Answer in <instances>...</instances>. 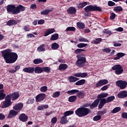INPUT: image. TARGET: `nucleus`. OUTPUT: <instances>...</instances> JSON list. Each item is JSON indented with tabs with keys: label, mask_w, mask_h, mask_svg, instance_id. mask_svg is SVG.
Segmentation results:
<instances>
[{
	"label": "nucleus",
	"mask_w": 127,
	"mask_h": 127,
	"mask_svg": "<svg viewBox=\"0 0 127 127\" xmlns=\"http://www.w3.org/2000/svg\"><path fill=\"white\" fill-rule=\"evenodd\" d=\"M116 75H121L124 72V68L121 64H115L112 67Z\"/></svg>",
	"instance_id": "39448f33"
},
{
	"label": "nucleus",
	"mask_w": 127,
	"mask_h": 127,
	"mask_svg": "<svg viewBox=\"0 0 127 127\" xmlns=\"http://www.w3.org/2000/svg\"><path fill=\"white\" fill-rule=\"evenodd\" d=\"M108 95L109 94L108 93H102L98 95L97 98L101 100V99H103V98H106V97H108Z\"/></svg>",
	"instance_id": "f704fd0d"
},
{
	"label": "nucleus",
	"mask_w": 127,
	"mask_h": 127,
	"mask_svg": "<svg viewBox=\"0 0 127 127\" xmlns=\"http://www.w3.org/2000/svg\"><path fill=\"white\" fill-rule=\"evenodd\" d=\"M37 50L38 52H44L46 50L45 49V45L44 44L41 45L37 48Z\"/></svg>",
	"instance_id": "393cba45"
},
{
	"label": "nucleus",
	"mask_w": 127,
	"mask_h": 127,
	"mask_svg": "<svg viewBox=\"0 0 127 127\" xmlns=\"http://www.w3.org/2000/svg\"><path fill=\"white\" fill-rule=\"evenodd\" d=\"M116 84L117 86L119 87L121 90H124L127 88V82L126 80H118L116 82Z\"/></svg>",
	"instance_id": "6e6552de"
},
{
	"label": "nucleus",
	"mask_w": 127,
	"mask_h": 127,
	"mask_svg": "<svg viewBox=\"0 0 127 127\" xmlns=\"http://www.w3.org/2000/svg\"><path fill=\"white\" fill-rule=\"evenodd\" d=\"M34 72H35L36 74H41V73L43 72V68L39 66H36L34 68Z\"/></svg>",
	"instance_id": "4be33fe9"
},
{
	"label": "nucleus",
	"mask_w": 127,
	"mask_h": 127,
	"mask_svg": "<svg viewBox=\"0 0 127 127\" xmlns=\"http://www.w3.org/2000/svg\"><path fill=\"white\" fill-rule=\"evenodd\" d=\"M68 68V65L67 64H60L59 66V70L61 71V70H66Z\"/></svg>",
	"instance_id": "cd10ccee"
},
{
	"label": "nucleus",
	"mask_w": 127,
	"mask_h": 127,
	"mask_svg": "<svg viewBox=\"0 0 127 127\" xmlns=\"http://www.w3.org/2000/svg\"><path fill=\"white\" fill-rule=\"evenodd\" d=\"M87 4H88V3L86 1H84L82 3H79L77 6V7L78 8H83V7H85Z\"/></svg>",
	"instance_id": "ea45409f"
},
{
	"label": "nucleus",
	"mask_w": 127,
	"mask_h": 127,
	"mask_svg": "<svg viewBox=\"0 0 127 127\" xmlns=\"http://www.w3.org/2000/svg\"><path fill=\"white\" fill-rule=\"evenodd\" d=\"M1 53L5 63H7V64L15 63L18 58L17 54L12 52V51L9 49L2 51Z\"/></svg>",
	"instance_id": "f257e3e1"
},
{
	"label": "nucleus",
	"mask_w": 127,
	"mask_h": 127,
	"mask_svg": "<svg viewBox=\"0 0 127 127\" xmlns=\"http://www.w3.org/2000/svg\"><path fill=\"white\" fill-rule=\"evenodd\" d=\"M94 44H99L100 42H102V38H98L93 41Z\"/></svg>",
	"instance_id": "3c124183"
},
{
	"label": "nucleus",
	"mask_w": 127,
	"mask_h": 127,
	"mask_svg": "<svg viewBox=\"0 0 127 127\" xmlns=\"http://www.w3.org/2000/svg\"><path fill=\"white\" fill-rule=\"evenodd\" d=\"M68 80L70 83H74L76 82V81H78L79 80V78L75 77V76H70L68 78Z\"/></svg>",
	"instance_id": "72a5a7b5"
},
{
	"label": "nucleus",
	"mask_w": 127,
	"mask_h": 127,
	"mask_svg": "<svg viewBox=\"0 0 127 127\" xmlns=\"http://www.w3.org/2000/svg\"><path fill=\"white\" fill-rule=\"evenodd\" d=\"M47 91V86H44L40 88V91L42 92H45Z\"/></svg>",
	"instance_id": "4d7b16f0"
},
{
	"label": "nucleus",
	"mask_w": 127,
	"mask_h": 127,
	"mask_svg": "<svg viewBox=\"0 0 127 127\" xmlns=\"http://www.w3.org/2000/svg\"><path fill=\"white\" fill-rule=\"evenodd\" d=\"M33 103H34V99L30 98L27 100L26 104H27L28 105H29L30 104H33Z\"/></svg>",
	"instance_id": "bf43d9fd"
},
{
	"label": "nucleus",
	"mask_w": 127,
	"mask_h": 127,
	"mask_svg": "<svg viewBox=\"0 0 127 127\" xmlns=\"http://www.w3.org/2000/svg\"><path fill=\"white\" fill-rule=\"evenodd\" d=\"M43 71L45 72V73H49L50 71H51V68L49 67H43Z\"/></svg>",
	"instance_id": "8fccbe9b"
},
{
	"label": "nucleus",
	"mask_w": 127,
	"mask_h": 127,
	"mask_svg": "<svg viewBox=\"0 0 127 127\" xmlns=\"http://www.w3.org/2000/svg\"><path fill=\"white\" fill-rule=\"evenodd\" d=\"M101 84L102 85V86H104V85H107V84H108L109 83V80H108L107 79H100V80Z\"/></svg>",
	"instance_id": "de8ad7c7"
},
{
	"label": "nucleus",
	"mask_w": 127,
	"mask_h": 127,
	"mask_svg": "<svg viewBox=\"0 0 127 127\" xmlns=\"http://www.w3.org/2000/svg\"><path fill=\"white\" fill-rule=\"evenodd\" d=\"M109 88V85H106L104 86H103L101 90V91H106V90H107V89Z\"/></svg>",
	"instance_id": "338daca9"
},
{
	"label": "nucleus",
	"mask_w": 127,
	"mask_h": 127,
	"mask_svg": "<svg viewBox=\"0 0 127 127\" xmlns=\"http://www.w3.org/2000/svg\"><path fill=\"white\" fill-rule=\"evenodd\" d=\"M113 45L115 47H120V46H122V44L118 43L117 42H114Z\"/></svg>",
	"instance_id": "680f3d73"
},
{
	"label": "nucleus",
	"mask_w": 127,
	"mask_h": 127,
	"mask_svg": "<svg viewBox=\"0 0 127 127\" xmlns=\"http://www.w3.org/2000/svg\"><path fill=\"white\" fill-rule=\"evenodd\" d=\"M84 10L85 13L84 14L85 16H90V14L89 12L90 11H102V8L98 6H94L93 5H89L86 6L84 8Z\"/></svg>",
	"instance_id": "20e7f679"
},
{
	"label": "nucleus",
	"mask_w": 127,
	"mask_h": 127,
	"mask_svg": "<svg viewBox=\"0 0 127 127\" xmlns=\"http://www.w3.org/2000/svg\"><path fill=\"white\" fill-rule=\"evenodd\" d=\"M5 96H6V94L4 93V90L3 89L0 90V101L4 100Z\"/></svg>",
	"instance_id": "c85d7f7f"
},
{
	"label": "nucleus",
	"mask_w": 127,
	"mask_h": 127,
	"mask_svg": "<svg viewBox=\"0 0 127 127\" xmlns=\"http://www.w3.org/2000/svg\"><path fill=\"white\" fill-rule=\"evenodd\" d=\"M11 104H12V103L11 102L10 97L9 95H6L5 98V100L3 102V104L1 105V108L2 109L8 108L9 106H11Z\"/></svg>",
	"instance_id": "423d86ee"
},
{
	"label": "nucleus",
	"mask_w": 127,
	"mask_h": 127,
	"mask_svg": "<svg viewBox=\"0 0 127 127\" xmlns=\"http://www.w3.org/2000/svg\"><path fill=\"white\" fill-rule=\"evenodd\" d=\"M86 46H88V44L83 43H80L77 45L78 48H84V47H86Z\"/></svg>",
	"instance_id": "79ce46f5"
},
{
	"label": "nucleus",
	"mask_w": 127,
	"mask_h": 127,
	"mask_svg": "<svg viewBox=\"0 0 127 127\" xmlns=\"http://www.w3.org/2000/svg\"><path fill=\"white\" fill-rule=\"evenodd\" d=\"M33 63L34 64H40L41 63H43V60L40 59H36L33 60Z\"/></svg>",
	"instance_id": "58836bf2"
},
{
	"label": "nucleus",
	"mask_w": 127,
	"mask_h": 127,
	"mask_svg": "<svg viewBox=\"0 0 127 127\" xmlns=\"http://www.w3.org/2000/svg\"><path fill=\"white\" fill-rule=\"evenodd\" d=\"M103 33L106 34H109V35H112V32L110 31L108 29H105L103 31Z\"/></svg>",
	"instance_id": "5fc2aeb1"
},
{
	"label": "nucleus",
	"mask_w": 127,
	"mask_h": 127,
	"mask_svg": "<svg viewBox=\"0 0 127 127\" xmlns=\"http://www.w3.org/2000/svg\"><path fill=\"white\" fill-rule=\"evenodd\" d=\"M125 54L124 53H118L116 55V57L114 58V60H119V59H121L122 57H124L125 56Z\"/></svg>",
	"instance_id": "a878e982"
},
{
	"label": "nucleus",
	"mask_w": 127,
	"mask_h": 127,
	"mask_svg": "<svg viewBox=\"0 0 127 127\" xmlns=\"http://www.w3.org/2000/svg\"><path fill=\"white\" fill-rule=\"evenodd\" d=\"M100 102L98 105L99 109H102L105 104H107V99L105 98H102L100 99Z\"/></svg>",
	"instance_id": "a211bd4d"
},
{
	"label": "nucleus",
	"mask_w": 127,
	"mask_h": 127,
	"mask_svg": "<svg viewBox=\"0 0 127 127\" xmlns=\"http://www.w3.org/2000/svg\"><path fill=\"white\" fill-rule=\"evenodd\" d=\"M107 113V109H104L103 111H98V114L100 115V116H103V115H105Z\"/></svg>",
	"instance_id": "603ef678"
},
{
	"label": "nucleus",
	"mask_w": 127,
	"mask_h": 127,
	"mask_svg": "<svg viewBox=\"0 0 127 127\" xmlns=\"http://www.w3.org/2000/svg\"><path fill=\"white\" fill-rule=\"evenodd\" d=\"M114 10L116 12H121L123 11V8L121 6H117L114 7Z\"/></svg>",
	"instance_id": "4c0bfd02"
},
{
	"label": "nucleus",
	"mask_w": 127,
	"mask_h": 127,
	"mask_svg": "<svg viewBox=\"0 0 127 127\" xmlns=\"http://www.w3.org/2000/svg\"><path fill=\"white\" fill-rule=\"evenodd\" d=\"M17 114H18V112L14 110H11L9 111V114H8L7 118V119H11V118H14Z\"/></svg>",
	"instance_id": "f8f14e48"
},
{
	"label": "nucleus",
	"mask_w": 127,
	"mask_h": 127,
	"mask_svg": "<svg viewBox=\"0 0 127 127\" xmlns=\"http://www.w3.org/2000/svg\"><path fill=\"white\" fill-rule=\"evenodd\" d=\"M67 12L68 14H75L77 12V10L76 8L71 6L67 10Z\"/></svg>",
	"instance_id": "f3484780"
},
{
	"label": "nucleus",
	"mask_w": 127,
	"mask_h": 127,
	"mask_svg": "<svg viewBox=\"0 0 127 127\" xmlns=\"http://www.w3.org/2000/svg\"><path fill=\"white\" fill-rule=\"evenodd\" d=\"M122 117L123 119H127V113L123 112V113L122 114Z\"/></svg>",
	"instance_id": "774afa93"
},
{
	"label": "nucleus",
	"mask_w": 127,
	"mask_h": 127,
	"mask_svg": "<svg viewBox=\"0 0 127 127\" xmlns=\"http://www.w3.org/2000/svg\"><path fill=\"white\" fill-rule=\"evenodd\" d=\"M77 26L79 29H84L86 27V25L84 23L78 22L77 23Z\"/></svg>",
	"instance_id": "7c9ffc66"
},
{
	"label": "nucleus",
	"mask_w": 127,
	"mask_h": 127,
	"mask_svg": "<svg viewBox=\"0 0 127 127\" xmlns=\"http://www.w3.org/2000/svg\"><path fill=\"white\" fill-rule=\"evenodd\" d=\"M45 94L41 93L38 94L36 97V101L38 102H42V101L44 100V99H45Z\"/></svg>",
	"instance_id": "9b49d317"
},
{
	"label": "nucleus",
	"mask_w": 127,
	"mask_h": 127,
	"mask_svg": "<svg viewBox=\"0 0 127 127\" xmlns=\"http://www.w3.org/2000/svg\"><path fill=\"white\" fill-rule=\"evenodd\" d=\"M58 38H59V35L57 33H56V34H54L51 36L50 40L51 41H53L57 40Z\"/></svg>",
	"instance_id": "c756f323"
},
{
	"label": "nucleus",
	"mask_w": 127,
	"mask_h": 127,
	"mask_svg": "<svg viewBox=\"0 0 127 127\" xmlns=\"http://www.w3.org/2000/svg\"><path fill=\"white\" fill-rule=\"evenodd\" d=\"M103 52H104L105 53H110L112 50L109 48H106L103 49H102Z\"/></svg>",
	"instance_id": "6e6d98bb"
},
{
	"label": "nucleus",
	"mask_w": 127,
	"mask_h": 127,
	"mask_svg": "<svg viewBox=\"0 0 127 127\" xmlns=\"http://www.w3.org/2000/svg\"><path fill=\"white\" fill-rule=\"evenodd\" d=\"M91 113V110L87 108L80 107L78 108L75 110V114L79 118H82V117H86Z\"/></svg>",
	"instance_id": "7ed1b4c3"
},
{
	"label": "nucleus",
	"mask_w": 127,
	"mask_h": 127,
	"mask_svg": "<svg viewBox=\"0 0 127 127\" xmlns=\"http://www.w3.org/2000/svg\"><path fill=\"white\" fill-rule=\"evenodd\" d=\"M101 119H102L101 115H97L93 118V120L94 122H98V121H100Z\"/></svg>",
	"instance_id": "09e8293b"
},
{
	"label": "nucleus",
	"mask_w": 127,
	"mask_h": 127,
	"mask_svg": "<svg viewBox=\"0 0 127 127\" xmlns=\"http://www.w3.org/2000/svg\"><path fill=\"white\" fill-rule=\"evenodd\" d=\"M7 96H9L11 100L15 101V100H17V99L19 98V93L15 92L11 94H8Z\"/></svg>",
	"instance_id": "1a4fd4ad"
},
{
	"label": "nucleus",
	"mask_w": 127,
	"mask_h": 127,
	"mask_svg": "<svg viewBox=\"0 0 127 127\" xmlns=\"http://www.w3.org/2000/svg\"><path fill=\"white\" fill-rule=\"evenodd\" d=\"M60 96V91H56L53 94V98H58Z\"/></svg>",
	"instance_id": "13d9d810"
},
{
	"label": "nucleus",
	"mask_w": 127,
	"mask_h": 127,
	"mask_svg": "<svg viewBox=\"0 0 127 127\" xmlns=\"http://www.w3.org/2000/svg\"><path fill=\"white\" fill-rule=\"evenodd\" d=\"M53 9H46L41 12L42 15H48L49 13L51 12Z\"/></svg>",
	"instance_id": "b1692460"
},
{
	"label": "nucleus",
	"mask_w": 127,
	"mask_h": 127,
	"mask_svg": "<svg viewBox=\"0 0 127 127\" xmlns=\"http://www.w3.org/2000/svg\"><path fill=\"white\" fill-rule=\"evenodd\" d=\"M76 100H77V96L75 95L71 96L68 98L69 103H74Z\"/></svg>",
	"instance_id": "2f4dec72"
},
{
	"label": "nucleus",
	"mask_w": 127,
	"mask_h": 127,
	"mask_svg": "<svg viewBox=\"0 0 127 127\" xmlns=\"http://www.w3.org/2000/svg\"><path fill=\"white\" fill-rule=\"evenodd\" d=\"M78 40L79 42H89L88 40H87V39L81 36L79 37Z\"/></svg>",
	"instance_id": "a18cd8bd"
},
{
	"label": "nucleus",
	"mask_w": 127,
	"mask_h": 127,
	"mask_svg": "<svg viewBox=\"0 0 127 127\" xmlns=\"http://www.w3.org/2000/svg\"><path fill=\"white\" fill-rule=\"evenodd\" d=\"M22 108H23V104L18 103L13 106V109L15 110V111H20Z\"/></svg>",
	"instance_id": "412c9836"
},
{
	"label": "nucleus",
	"mask_w": 127,
	"mask_h": 127,
	"mask_svg": "<svg viewBox=\"0 0 127 127\" xmlns=\"http://www.w3.org/2000/svg\"><path fill=\"white\" fill-rule=\"evenodd\" d=\"M56 30L54 28H50L48 29L47 30L44 32V36H48L50 34H52V33H54Z\"/></svg>",
	"instance_id": "2eb2a0df"
},
{
	"label": "nucleus",
	"mask_w": 127,
	"mask_h": 127,
	"mask_svg": "<svg viewBox=\"0 0 127 127\" xmlns=\"http://www.w3.org/2000/svg\"><path fill=\"white\" fill-rule=\"evenodd\" d=\"M65 31L66 32H67V31H76V28H75V27H68L65 29Z\"/></svg>",
	"instance_id": "a19ab883"
},
{
	"label": "nucleus",
	"mask_w": 127,
	"mask_h": 127,
	"mask_svg": "<svg viewBox=\"0 0 127 127\" xmlns=\"http://www.w3.org/2000/svg\"><path fill=\"white\" fill-rule=\"evenodd\" d=\"M100 99H97L95 100L90 105L91 109H95V108H97L98 107V105H99V103H100Z\"/></svg>",
	"instance_id": "dca6fc26"
},
{
	"label": "nucleus",
	"mask_w": 127,
	"mask_h": 127,
	"mask_svg": "<svg viewBox=\"0 0 127 127\" xmlns=\"http://www.w3.org/2000/svg\"><path fill=\"white\" fill-rule=\"evenodd\" d=\"M76 93V97H78V98H81V99L84 98V93L83 92L79 91V92Z\"/></svg>",
	"instance_id": "c03bdc74"
},
{
	"label": "nucleus",
	"mask_w": 127,
	"mask_h": 127,
	"mask_svg": "<svg viewBox=\"0 0 127 127\" xmlns=\"http://www.w3.org/2000/svg\"><path fill=\"white\" fill-rule=\"evenodd\" d=\"M110 18L111 20L113 19H115V18H116V14L114 12L112 13Z\"/></svg>",
	"instance_id": "69168bd1"
},
{
	"label": "nucleus",
	"mask_w": 127,
	"mask_h": 127,
	"mask_svg": "<svg viewBox=\"0 0 127 127\" xmlns=\"http://www.w3.org/2000/svg\"><path fill=\"white\" fill-rule=\"evenodd\" d=\"M23 71L25 72V73H29V74H33V73H34V67H25L23 69Z\"/></svg>",
	"instance_id": "4468645a"
},
{
	"label": "nucleus",
	"mask_w": 127,
	"mask_h": 127,
	"mask_svg": "<svg viewBox=\"0 0 127 127\" xmlns=\"http://www.w3.org/2000/svg\"><path fill=\"white\" fill-rule=\"evenodd\" d=\"M121 110H122L121 107H116L115 108H114L113 110V111L111 112V113L112 114H116L117 113H119V112H120V111H121Z\"/></svg>",
	"instance_id": "37998d69"
},
{
	"label": "nucleus",
	"mask_w": 127,
	"mask_h": 127,
	"mask_svg": "<svg viewBox=\"0 0 127 127\" xmlns=\"http://www.w3.org/2000/svg\"><path fill=\"white\" fill-rule=\"evenodd\" d=\"M51 123L54 125H55L57 123V118L54 117L51 119Z\"/></svg>",
	"instance_id": "052dcab7"
},
{
	"label": "nucleus",
	"mask_w": 127,
	"mask_h": 127,
	"mask_svg": "<svg viewBox=\"0 0 127 127\" xmlns=\"http://www.w3.org/2000/svg\"><path fill=\"white\" fill-rule=\"evenodd\" d=\"M77 93H79V90L78 89H73L71 90H68L66 92V94H68V95H75V94H76Z\"/></svg>",
	"instance_id": "bb28decb"
},
{
	"label": "nucleus",
	"mask_w": 127,
	"mask_h": 127,
	"mask_svg": "<svg viewBox=\"0 0 127 127\" xmlns=\"http://www.w3.org/2000/svg\"><path fill=\"white\" fill-rule=\"evenodd\" d=\"M113 100H115V96H111L108 97L106 99V101L108 103H111V102H113Z\"/></svg>",
	"instance_id": "49530a36"
},
{
	"label": "nucleus",
	"mask_w": 127,
	"mask_h": 127,
	"mask_svg": "<svg viewBox=\"0 0 127 127\" xmlns=\"http://www.w3.org/2000/svg\"><path fill=\"white\" fill-rule=\"evenodd\" d=\"M82 51H86V50L83 49H77L75 50L74 52L75 54H79Z\"/></svg>",
	"instance_id": "864d4df0"
},
{
	"label": "nucleus",
	"mask_w": 127,
	"mask_h": 127,
	"mask_svg": "<svg viewBox=\"0 0 127 127\" xmlns=\"http://www.w3.org/2000/svg\"><path fill=\"white\" fill-rule=\"evenodd\" d=\"M117 97L119 99H125L127 97V91L126 90H123L120 91L117 95Z\"/></svg>",
	"instance_id": "9d476101"
},
{
	"label": "nucleus",
	"mask_w": 127,
	"mask_h": 127,
	"mask_svg": "<svg viewBox=\"0 0 127 127\" xmlns=\"http://www.w3.org/2000/svg\"><path fill=\"white\" fill-rule=\"evenodd\" d=\"M115 30L116 31H118L119 32H122L124 31V28L121 27H118V28L115 29Z\"/></svg>",
	"instance_id": "0e129e2a"
},
{
	"label": "nucleus",
	"mask_w": 127,
	"mask_h": 127,
	"mask_svg": "<svg viewBox=\"0 0 127 127\" xmlns=\"http://www.w3.org/2000/svg\"><path fill=\"white\" fill-rule=\"evenodd\" d=\"M86 57H80L76 62V65L78 67H84L86 63Z\"/></svg>",
	"instance_id": "0eeeda50"
},
{
	"label": "nucleus",
	"mask_w": 127,
	"mask_h": 127,
	"mask_svg": "<svg viewBox=\"0 0 127 127\" xmlns=\"http://www.w3.org/2000/svg\"><path fill=\"white\" fill-rule=\"evenodd\" d=\"M73 114H74V111H65L64 113V117L67 118V117H68V116H70V115H73Z\"/></svg>",
	"instance_id": "e433bc0d"
},
{
	"label": "nucleus",
	"mask_w": 127,
	"mask_h": 127,
	"mask_svg": "<svg viewBox=\"0 0 127 127\" xmlns=\"http://www.w3.org/2000/svg\"><path fill=\"white\" fill-rule=\"evenodd\" d=\"M108 5L109 6H114V5H116V3L112 1H108Z\"/></svg>",
	"instance_id": "e2e57ef3"
},
{
	"label": "nucleus",
	"mask_w": 127,
	"mask_h": 127,
	"mask_svg": "<svg viewBox=\"0 0 127 127\" xmlns=\"http://www.w3.org/2000/svg\"><path fill=\"white\" fill-rule=\"evenodd\" d=\"M69 121L67 120V117H65V116H63L61 118V121L60 122V124L61 125H66V124H68Z\"/></svg>",
	"instance_id": "5701e85b"
},
{
	"label": "nucleus",
	"mask_w": 127,
	"mask_h": 127,
	"mask_svg": "<svg viewBox=\"0 0 127 127\" xmlns=\"http://www.w3.org/2000/svg\"><path fill=\"white\" fill-rule=\"evenodd\" d=\"M51 48L53 50H57L59 48V45L57 43H54L52 44Z\"/></svg>",
	"instance_id": "c9c22d12"
},
{
	"label": "nucleus",
	"mask_w": 127,
	"mask_h": 127,
	"mask_svg": "<svg viewBox=\"0 0 127 127\" xmlns=\"http://www.w3.org/2000/svg\"><path fill=\"white\" fill-rule=\"evenodd\" d=\"M19 120L20 122H22V123H25V122H27V120H28V117L25 115L24 113H22L20 114L19 116Z\"/></svg>",
	"instance_id": "ddd939ff"
},
{
	"label": "nucleus",
	"mask_w": 127,
	"mask_h": 127,
	"mask_svg": "<svg viewBox=\"0 0 127 127\" xmlns=\"http://www.w3.org/2000/svg\"><path fill=\"white\" fill-rule=\"evenodd\" d=\"M6 10L7 12H11L12 14H18V13H20V11L25 10V7L21 4L16 7L14 4H9L7 6Z\"/></svg>",
	"instance_id": "f03ea898"
},
{
	"label": "nucleus",
	"mask_w": 127,
	"mask_h": 127,
	"mask_svg": "<svg viewBox=\"0 0 127 127\" xmlns=\"http://www.w3.org/2000/svg\"><path fill=\"white\" fill-rule=\"evenodd\" d=\"M86 83V80L85 79H81L75 83L76 86H82Z\"/></svg>",
	"instance_id": "473e14b6"
},
{
	"label": "nucleus",
	"mask_w": 127,
	"mask_h": 127,
	"mask_svg": "<svg viewBox=\"0 0 127 127\" xmlns=\"http://www.w3.org/2000/svg\"><path fill=\"white\" fill-rule=\"evenodd\" d=\"M74 76L77 77L85 78L88 76V73H87V72H79L75 73Z\"/></svg>",
	"instance_id": "aec40b11"
},
{
	"label": "nucleus",
	"mask_w": 127,
	"mask_h": 127,
	"mask_svg": "<svg viewBox=\"0 0 127 127\" xmlns=\"http://www.w3.org/2000/svg\"><path fill=\"white\" fill-rule=\"evenodd\" d=\"M17 23H18V21L15 20H8L6 24L8 26H12L13 25H16Z\"/></svg>",
	"instance_id": "6ab92c4d"
}]
</instances>
